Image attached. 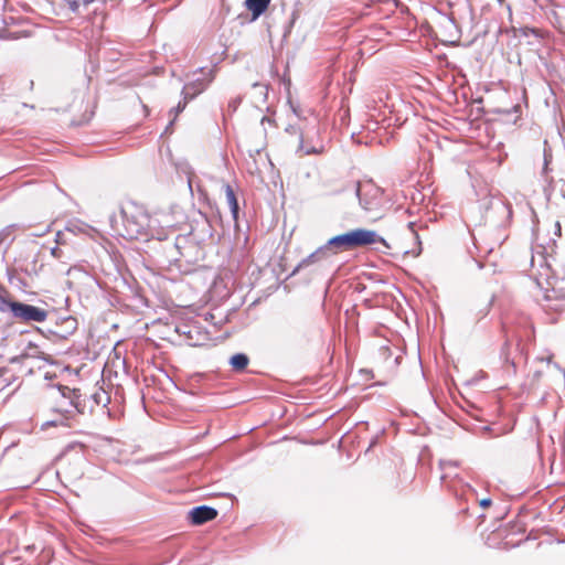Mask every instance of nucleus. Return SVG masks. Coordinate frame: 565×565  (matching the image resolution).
<instances>
[{
  "label": "nucleus",
  "mask_w": 565,
  "mask_h": 565,
  "mask_svg": "<svg viewBox=\"0 0 565 565\" xmlns=\"http://www.w3.org/2000/svg\"><path fill=\"white\" fill-rule=\"evenodd\" d=\"M479 503L483 509H487L492 504V501H491V499L487 498V499H482Z\"/></svg>",
  "instance_id": "nucleus-15"
},
{
  "label": "nucleus",
  "mask_w": 565,
  "mask_h": 565,
  "mask_svg": "<svg viewBox=\"0 0 565 565\" xmlns=\"http://www.w3.org/2000/svg\"><path fill=\"white\" fill-rule=\"evenodd\" d=\"M328 242L329 246H331L333 254L353 249L349 232L337 235L330 238Z\"/></svg>",
  "instance_id": "nucleus-7"
},
{
  "label": "nucleus",
  "mask_w": 565,
  "mask_h": 565,
  "mask_svg": "<svg viewBox=\"0 0 565 565\" xmlns=\"http://www.w3.org/2000/svg\"><path fill=\"white\" fill-rule=\"evenodd\" d=\"M331 252H332L331 246H329V242H327L326 245L319 247L313 253H311L307 257L305 263L309 265V264H313V263L320 262L322 259H326L330 256Z\"/></svg>",
  "instance_id": "nucleus-10"
},
{
  "label": "nucleus",
  "mask_w": 565,
  "mask_h": 565,
  "mask_svg": "<svg viewBox=\"0 0 565 565\" xmlns=\"http://www.w3.org/2000/svg\"><path fill=\"white\" fill-rule=\"evenodd\" d=\"M554 235H556L557 237L562 236V226L558 221L554 223Z\"/></svg>",
  "instance_id": "nucleus-14"
},
{
  "label": "nucleus",
  "mask_w": 565,
  "mask_h": 565,
  "mask_svg": "<svg viewBox=\"0 0 565 565\" xmlns=\"http://www.w3.org/2000/svg\"><path fill=\"white\" fill-rule=\"evenodd\" d=\"M51 254L55 257V258H60L61 257V254H62V250L57 247H54L52 248L51 250Z\"/></svg>",
  "instance_id": "nucleus-17"
},
{
  "label": "nucleus",
  "mask_w": 565,
  "mask_h": 565,
  "mask_svg": "<svg viewBox=\"0 0 565 565\" xmlns=\"http://www.w3.org/2000/svg\"><path fill=\"white\" fill-rule=\"evenodd\" d=\"M356 193L365 211H375L381 206L383 191L372 181L358 183Z\"/></svg>",
  "instance_id": "nucleus-3"
},
{
  "label": "nucleus",
  "mask_w": 565,
  "mask_h": 565,
  "mask_svg": "<svg viewBox=\"0 0 565 565\" xmlns=\"http://www.w3.org/2000/svg\"><path fill=\"white\" fill-rule=\"evenodd\" d=\"M288 131L289 130H294L295 134H299V143H298V150H299V153L300 156H305V154H312V153H320L322 151L321 148H316L313 146H309V145H306L305 143V140H303V136H302V131L301 129L299 128L296 129L295 127H290L287 129Z\"/></svg>",
  "instance_id": "nucleus-9"
},
{
  "label": "nucleus",
  "mask_w": 565,
  "mask_h": 565,
  "mask_svg": "<svg viewBox=\"0 0 565 565\" xmlns=\"http://www.w3.org/2000/svg\"><path fill=\"white\" fill-rule=\"evenodd\" d=\"M225 194H226L227 203L231 207L232 215H233L234 220H237L238 203H237V199L235 196V193H234L232 186L228 184L225 186Z\"/></svg>",
  "instance_id": "nucleus-12"
},
{
  "label": "nucleus",
  "mask_w": 565,
  "mask_h": 565,
  "mask_svg": "<svg viewBox=\"0 0 565 565\" xmlns=\"http://www.w3.org/2000/svg\"><path fill=\"white\" fill-rule=\"evenodd\" d=\"M500 4H503L505 0H497Z\"/></svg>",
  "instance_id": "nucleus-20"
},
{
  "label": "nucleus",
  "mask_w": 565,
  "mask_h": 565,
  "mask_svg": "<svg viewBox=\"0 0 565 565\" xmlns=\"http://www.w3.org/2000/svg\"><path fill=\"white\" fill-rule=\"evenodd\" d=\"M114 228L126 239H139L148 236L150 215L143 205L130 201L122 205L119 217L114 218Z\"/></svg>",
  "instance_id": "nucleus-1"
},
{
  "label": "nucleus",
  "mask_w": 565,
  "mask_h": 565,
  "mask_svg": "<svg viewBox=\"0 0 565 565\" xmlns=\"http://www.w3.org/2000/svg\"><path fill=\"white\" fill-rule=\"evenodd\" d=\"M82 104L83 98L73 93H64L56 96L53 109L57 113H68L73 106L78 105L81 107Z\"/></svg>",
  "instance_id": "nucleus-5"
},
{
  "label": "nucleus",
  "mask_w": 565,
  "mask_h": 565,
  "mask_svg": "<svg viewBox=\"0 0 565 565\" xmlns=\"http://www.w3.org/2000/svg\"><path fill=\"white\" fill-rule=\"evenodd\" d=\"M191 87H192V85H186V86L184 87V90H185V94H186V95L189 94V89H190Z\"/></svg>",
  "instance_id": "nucleus-19"
},
{
  "label": "nucleus",
  "mask_w": 565,
  "mask_h": 565,
  "mask_svg": "<svg viewBox=\"0 0 565 565\" xmlns=\"http://www.w3.org/2000/svg\"><path fill=\"white\" fill-rule=\"evenodd\" d=\"M30 35L31 33L29 31H2L0 33V38L4 40H18Z\"/></svg>",
  "instance_id": "nucleus-13"
},
{
  "label": "nucleus",
  "mask_w": 565,
  "mask_h": 565,
  "mask_svg": "<svg viewBox=\"0 0 565 565\" xmlns=\"http://www.w3.org/2000/svg\"><path fill=\"white\" fill-rule=\"evenodd\" d=\"M87 120H88V118H86V117H83V118H79V119H76L75 117L71 118V122L72 124H76V125H81V124H83V122H85Z\"/></svg>",
  "instance_id": "nucleus-16"
},
{
  "label": "nucleus",
  "mask_w": 565,
  "mask_h": 565,
  "mask_svg": "<svg viewBox=\"0 0 565 565\" xmlns=\"http://www.w3.org/2000/svg\"><path fill=\"white\" fill-rule=\"evenodd\" d=\"M349 234L353 249L383 242V238L372 230L355 228L349 231Z\"/></svg>",
  "instance_id": "nucleus-4"
},
{
  "label": "nucleus",
  "mask_w": 565,
  "mask_h": 565,
  "mask_svg": "<svg viewBox=\"0 0 565 565\" xmlns=\"http://www.w3.org/2000/svg\"><path fill=\"white\" fill-rule=\"evenodd\" d=\"M248 362L249 359L244 353L234 354L230 360V364L232 365L233 370L237 372L244 371L247 367Z\"/></svg>",
  "instance_id": "nucleus-11"
},
{
  "label": "nucleus",
  "mask_w": 565,
  "mask_h": 565,
  "mask_svg": "<svg viewBox=\"0 0 565 565\" xmlns=\"http://www.w3.org/2000/svg\"><path fill=\"white\" fill-rule=\"evenodd\" d=\"M191 522L195 525H201L217 516V511L214 508L201 505L192 509L189 513Z\"/></svg>",
  "instance_id": "nucleus-6"
},
{
  "label": "nucleus",
  "mask_w": 565,
  "mask_h": 565,
  "mask_svg": "<svg viewBox=\"0 0 565 565\" xmlns=\"http://www.w3.org/2000/svg\"><path fill=\"white\" fill-rule=\"evenodd\" d=\"M205 84L200 83L198 92H202L205 88Z\"/></svg>",
  "instance_id": "nucleus-18"
},
{
  "label": "nucleus",
  "mask_w": 565,
  "mask_h": 565,
  "mask_svg": "<svg viewBox=\"0 0 565 565\" xmlns=\"http://www.w3.org/2000/svg\"><path fill=\"white\" fill-rule=\"evenodd\" d=\"M271 0H246L245 6L252 12L253 19H257L269 7Z\"/></svg>",
  "instance_id": "nucleus-8"
},
{
  "label": "nucleus",
  "mask_w": 565,
  "mask_h": 565,
  "mask_svg": "<svg viewBox=\"0 0 565 565\" xmlns=\"http://www.w3.org/2000/svg\"><path fill=\"white\" fill-rule=\"evenodd\" d=\"M0 311H9L12 313L13 318L22 322H43L47 318L46 310L15 301L7 291H0Z\"/></svg>",
  "instance_id": "nucleus-2"
}]
</instances>
